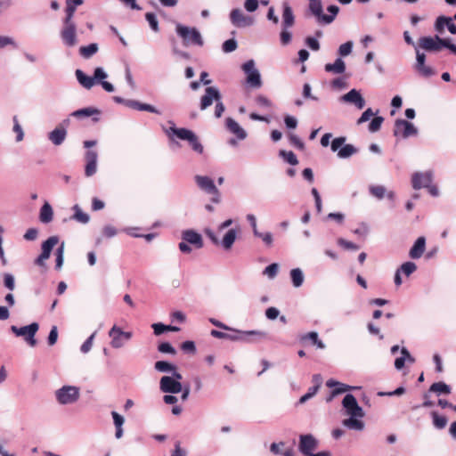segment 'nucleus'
Returning <instances> with one entry per match:
<instances>
[{
  "label": "nucleus",
  "mask_w": 456,
  "mask_h": 456,
  "mask_svg": "<svg viewBox=\"0 0 456 456\" xmlns=\"http://www.w3.org/2000/svg\"><path fill=\"white\" fill-rule=\"evenodd\" d=\"M334 385L339 386V387H338L337 389L334 390V392H333L334 394H341V393L348 391L349 388H350L348 386L341 384L339 382H335L333 380H328L327 381V386L328 387H331Z\"/></svg>",
  "instance_id": "54"
},
{
  "label": "nucleus",
  "mask_w": 456,
  "mask_h": 456,
  "mask_svg": "<svg viewBox=\"0 0 456 456\" xmlns=\"http://www.w3.org/2000/svg\"><path fill=\"white\" fill-rule=\"evenodd\" d=\"M61 37L67 46L72 47L77 45V27L73 20L63 19V27L61 30Z\"/></svg>",
  "instance_id": "5"
},
{
  "label": "nucleus",
  "mask_w": 456,
  "mask_h": 456,
  "mask_svg": "<svg viewBox=\"0 0 456 456\" xmlns=\"http://www.w3.org/2000/svg\"><path fill=\"white\" fill-rule=\"evenodd\" d=\"M352 47H353V43L348 41L345 44H342L340 46H339V49H338V53L341 55V56H346L348 54L351 53L352 52Z\"/></svg>",
  "instance_id": "60"
},
{
  "label": "nucleus",
  "mask_w": 456,
  "mask_h": 456,
  "mask_svg": "<svg viewBox=\"0 0 456 456\" xmlns=\"http://www.w3.org/2000/svg\"><path fill=\"white\" fill-rule=\"evenodd\" d=\"M230 19L232 23L236 27H247L253 23V20L246 16L240 9H233L231 12Z\"/></svg>",
  "instance_id": "18"
},
{
  "label": "nucleus",
  "mask_w": 456,
  "mask_h": 456,
  "mask_svg": "<svg viewBox=\"0 0 456 456\" xmlns=\"http://www.w3.org/2000/svg\"><path fill=\"white\" fill-rule=\"evenodd\" d=\"M13 131L17 134L16 141L20 142L23 139L24 134L20 125L19 124L17 116H14L13 118Z\"/></svg>",
  "instance_id": "52"
},
{
  "label": "nucleus",
  "mask_w": 456,
  "mask_h": 456,
  "mask_svg": "<svg viewBox=\"0 0 456 456\" xmlns=\"http://www.w3.org/2000/svg\"><path fill=\"white\" fill-rule=\"evenodd\" d=\"M343 424L352 429L361 430L363 428L362 421L356 419V417H350L344 419Z\"/></svg>",
  "instance_id": "39"
},
{
  "label": "nucleus",
  "mask_w": 456,
  "mask_h": 456,
  "mask_svg": "<svg viewBox=\"0 0 456 456\" xmlns=\"http://www.w3.org/2000/svg\"><path fill=\"white\" fill-rule=\"evenodd\" d=\"M76 77L78 82L86 89H90L94 85V77L86 76L82 70H76Z\"/></svg>",
  "instance_id": "32"
},
{
  "label": "nucleus",
  "mask_w": 456,
  "mask_h": 456,
  "mask_svg": "<svg viewBox=\"0 0 456 456\" xmlns=\"http://www.w3.org/2000/svg\"><path fill=\"white\" fill-rule=\"evenodd\" d=\"M154 368L160 372L173 371L176 370V367L172 363L166 361H158L155 362Z\"/></svg>",
  "instance_id": "41"
},
{
  "label": "nucleus",
  "mask_w": 456,
  "mask_h": 456,
  "mask_svg": "<svg viewBox=\"0 0 456 456\" xmlns=\"http://www.w3.org/2000/svg\"><path fill=\"white\" fill-rule=\"evenodd\" d=\"M417 269V265L413 262H405L403 263L401 267L398 269V271L403 273H404L406 276L411 275Z\"/></svg>",
  "instance_id": "44"
},
{
  "label": "nucleus",
  "mask_w": 456,
  "mask_h": 456,
  "mask_svg": "<svg viewBox=\"0 0 456 456\" xmlns=\"http://www.w3.org/2000/svg\"><path fill=\"white\" fill-rule=\"evenodd\" d=\"M159 387L163 393L177 394L183 390L181 382L169 376H163L160 379Z\"/></svg>",
  "instance_id": "14"
},
{
  "label": "nucleus",
  "mask_w": 456,
  "mask_h": 456,
  "mask_svg": "<svg viewBox=\"0 0 456 456\" xmlns=\"http://www.w3.org/2000/svg\"><path fill=\"white\" fill-rule=\"evenodd\" d=\"M429 391L436 394L449 395L451 393V387L444 382L440 381L432 384Z\"/></svg>",
  "instance_id": "37"
},
{
  "label": "nucleus",
  "mask_w": 456,
  "mask_h": 456,
  "mask_svg": "<svg viewBox=\"0 0 456 456\" xmlns=\"http://www.w3.org/2000/svg\"><path fill=\"white\" fill-rule=\"evenodd\" d=\"M181 349L188 354H194L196 353V346L193 341H185L182 343Z\"/></svg>",
  "instance_id": "56"
},
{
  "label": "nucleus",
  "mask_w": 456,
  "mask_h": 456,
  "mask_svg": "<svg viewBox=\"0 0 456 456\" xmlns=\"http://www.w3.org/2000/svg\"><path fill=\"white\" fill-rule=\"evenodd\" d=\"M133 105L138 110H145V111L159 114V111L154 106H152L151 104L134 102Z\"/></svg>",
  "instance_id": "47"
},
{
  "label": "nucleus",
  "mask_w": 456,
  "mask_h": 456,
  "mask_svg": "<svg viewBox=\"0 0 456 456\" xmlns=\"http://www.w3.org/2000/svg\"><path fill=\"white\" fill-rule=\"evenodd\" d=\"M98 154L95 151L89 150L85 154L86 167L85 175L89 177L94 175L97 170Z\"/></svg>",
  "instance_id": "16"
},
{
  "label": "nucleus",
  "mask_w": 456,
  "mask_h": 456,
  "mask_svg": "<svg viewBox=\"0 0 456 456\" xmlns=\"http://www.w3.org/2000/svg\"><path fill=\"white\" fill-rule=\"evenodd\" d=\"M426 247V239L425 237L421 236L417 239L414 245L411 247L409 252V256L412 259H418L419 258L424 251Z\"/></svg>",
  "instance_id": "24"
},
{
  "label": "nucleus",
  "mask_w": 456,
  "mask_h": 456,
  "mask_svg": "<svg viewBox=\"0 0 456 456\" xmlns=\"http://www.w3.org/2000/svg\"><path fill=\"white\" fill-rule=\"evenodd\" d=\"M158 350L164 354H175L176 353L175 349L172 346V345L167 342H163L159 344L158 346Z\"/></svg>",
  "instance_id": "57"
},
{
  "label": "nucleus",
  "mask_w": 456,
  "mask_h": 456,
  "mask_svg": "<svg viewBox=\"0 0 456 456\" xmlns=\"http://www.w3.org/2000/svg\"><path fill=\"white\" fill-rule=\"evenodd\" d=\"M4 286L9 289L10 290H13L14 289V287H15V284H14V278L12 274L10 273H5L4 275Z\"/></svg>",
  "instance_id": "63"
},
{
  "label": "nucleus",
  "mask_w": 456,
  "mask_h": 456,
  "mask_svg": "<svg viewBox=\"0 0 456 456\" xmlns=\"http://www.w3.org/2000/svg\"><path fill=\"white\" fill-rule=\"evenodd\" d=\"M345 137H337L331 142V150L332 151H337L339 148L341 149L342 145L345 143Z\"/></svg>",
  "instance_id": "64"
},
{
  "label": "nucleus",
  "mask_w": 456,
  "mask_h": 456,
  "mask_svg": "<svg viewBox=\"0 0 456 456\" xmlns=\"http://www.w3.org/2000/svg\"><path fill=\"white\" fill-rule=\"evenodd\" d=\"M226 127L227 129L234 134L239 139L243 140L246 138L247 134L243 128L232 118H226Z\"/></svg>",
  "instance_id": "25"
},
{
  "label": "nucleus",
  "mask_w": 456,
  "mask_h": 456,
  "mask_svg": "<svg viewBox=\"0 0 456 456\" xmlns=\"http://www.w3.org/2000/svg\"><path fill=\"white\" fill-rule=\"evenodd\" d=\"M111 415L113 418L114 425L116 427L115 436L117 438H120L123 435L122 425L124 424V421H125L124 418L116 411H112Z\"/></svg>",
  "instance_id": "34"
},
{
  "label": "nucleus",
  "mask_w": 456,
  "mask_h": 456,
  "mask_svg": "<svg viewBox=\"0 0 456 456\" xmlns=\"http://www.w3.org/2000/svg\"><path fill=\"white\" fill-rule=\"evenodd\" d=\"M95 336V332H94L81 346V352L84 354L88 353L92 346H93V341Z\"/></svg>",
  "instance_id": "61"
},
{
  "label": "nucleus",
  "mask_w": 456,
  "mask_h": 456,
  "mask_svg": "<svg viewBox=\"0 0 456 456\" xmlns=\"http://www.w3.org/2000/svg\"><path fill=\"white\" fill-rule=\"evenodd\" d=\"M59 242V239L56 236H52L48 238L42 244V254L43 256H47L50 257L51 252L54 246H56Z\"/></svg>",
  "instance_id": "30"
},
{
  "label": "nucleus",
  "mask_w": 456,
  "mask_h": 456,
  "mask_svg": "<svg viewBox=\"0 0 456 456\" xmlns=\"http://www.w3.org/2000/svg\"><path fill=\"white\" fill-rule=\"evenodd\" d=\"M56 397L61 404L75 403L79 397V389L72 386H64L56 392Z\"/></svg>",
  "instance_id": "7"
},
{
  "label": "nucleus",
  "mask_w": 456,
  "mask_h": 456,
  "mask_svg": "<svg viewBox=\"0 0 456 456\" xmlns=\"http://www.w3.org/2000/svg\"><path fill=\"white\" fill-rule=\"evenodd\" d=\"M98 51V45L97 44H90L86 46H81L80 49H79V53L80 54L84 57V58H90L91 56H93L94 53H96Z\"/></svg>",
  "instance_id": "38"
},
{
  "label": "nucleus",
  "mask_w": 456,
  "mask_h": 456,
  "mask_svg": "<svg viewBox=\"0 0 456 456\" xmlns=\"http://www.w3.org/2000/svg\"><path fill=\"white\" fill-rule=\"evenodd\" d=\"M416 69L421 76L425 77H429L435 74L433 69L429 66H427L425 63H423L421 66H416Z\"/></svg>",
  "instance_id": "49"
},
{
  "label": "nucleus",
  "mask_w": 456,
  "mask_h": 456,
  "mask_svg": "<svg viewBox=\"0 0 456 456\" xmlns=\"http://www.w3.org/2000/svg\"><path fill=\"white\" fill-rule=\"evenodd\" d=\"M38 324L37 322H33L29 325L23 326L18 328L16 326H12V331L18 337H23L25 341L30 346H35L37 345V340L35 339V335L38 330Z\"/></svg>",
  "instance_id": "6"
},
{
  "label": "nucleus",
  "mask_w": 456,
  "mask_h": 456,
  "mask_svg": "<svg viewBox=\"0 0 456 456\" xmlns=\"http://www.w3.org/2000/svg\"><path fill=\"white\" fill-rule=\"evenodd\" d=\"M451 18L440 16L436 19L435 28L438 32H443L444 30V28L447 26L448 23H450Z\"/></svg>",
  "instance_id": "45"
},
{
  "label": "nucleus",
  "mask_w": 456,
  "mask_h": 456,
  "mask_svg": "<svg viewBox=\"0 0 456 456\" xmlns=\"http://www.w3.org/2000/svg\"><path fill=\"white\" fill-rule=\"evenodd\" d=\"M450 40L441 38L438 36L435 37H423L419 40V45L422 49L429 52H438L442 49V47H446L450 45Z\"/></svg>",
  "instance_id": "4"
},
{
  "label": "nucleus",
  "mask_w": 456,
  "mask_h": 456,
  "mask_svg": "<svg viewBox=\"0 0 456 456\" xmlns=\"http://www.w3.org/2000/svg\"><path fill=\"white\" fill-rule=\"evenodd\" d=\"M83 0H66L64 19L73 20L77 7L83 4Z\"/></svg>",
  "instance_id": "27"
},
{
  "label": "nucleus",
  "mask_w": 456,
  "mask_h": 456,
  "mask_svg": "<svg viewBox=\"0 0 456 456\" xmlns=\"http://www.w3.org/2000/svg\"><path fill=\"white\" fill-rule=\"evenodd\" d=\"M67 136V130L62 125L56 126L49 133L48 138L54 145H61Z\"/></svg>",
  "instance_id": "22"
},
{
  "label": "nucleus",
  "mask_w": 456,
  "mask_h": 456,
  "mask_svg": "<svg viewBox=\"0 0 456 456\" xmlns=\"http://www.w3.org/2000/svg\"><path fill=\"white\" fill-rule=\"evenodd\" d=\"M417 134L416 127L409 121L397 119L395 123L394 135L407 138Z\"/></svg>",
  "instance_id": "12"
},
{
  "label": "nucleus",
  "mask_w": 456,
  "mask_h": 456,
  "mask_svg": "<svg viewBox=\"0 0 456 456\" xmlns=\"http://www.w3.org/2000/svg\"><path fill=\"white\" fill-rule=\"evenodd\" d=\"M342 404H343L344 408L346 410V412L348 415H350L352 417H362L363 416V411L358 405L357 401L353 395L347 394L344 397Z\"/></svg>",
  "instance_id": "13"
},
{
  "label": "nucleus",
  "mask_w": 456,
  "mask_h": 456,
  "mask_svg": "<svg viewBox=\"0 0 456 456\" xmlns=\"http://www.w3.org/2000/svg\"><path fill=\"white\" fill-rule=\"evenodd\" d=\"M278 270V265L273 263L265 267L264 273L266 274L269 278H274L277 275Z\"/></svg>",
  "instance_id": "58"
},
{
  "label": "nucleus",
  "mask_w": 456,
  "mask_h": 456,
  "mask_svg": "<svg viewBox=\"0 0 456 456\" xmlns=\"http://www.w3.org/2000/svg\"><path fill=\"white\" fill-rule=\"evenodd\" d=\"M318 445V441L311 435H301L299 436L298 449L305 456H310L315 451Z\"/></svg>",
  "instance_id": "10"
},
{
  "label": "nucleus",
  "mask_w": 456,
  "mask_h": 456,
  "mask_svg": "<svg viewBox=\"0 0 456 456\" xmlns=\"http://www.w3.org/2000/svg\"><path fill=\"white\" fill-rule=\"evenodd\" d=\"M243 71L247 74V83L254 88H259L262 86L260 73L255 69V62L253 60L246 61L242 65Z\"/></svg>",
  "instance_id": "8"
},
{
  "label": "nucleus",
  "mask_w": 456,
  "mask_h": 456,
  "mask_svg": "<svg viewBox=\"0 0 456 456\" xmlns=\"http://www.w3.org/2000/svg\"><path fill=\"white\" fill-rule=\"evenodd\" d=\"M322 381L321 375L314 374L312 379L314 386L309 387L307 393L300 397L299 403H305L307 400L315 395L322 385Z\"/></svg>",
  "instance_id": "23"
},
{
  "label": "nucleus",
  "mask_w": 456,
  "mask_h": 456,
  "mask_svg": "<svg viewBox=\"0 0 456 456\" xmlns=\"http://www.w3.org/2000/svg\"><path fill=\"white\" fill-rule=\"evenodd\" d=\"M229 330L232 331V333L212 330L211 336L222 339L244 342H256L266 338V333L260 330L240 331L232 328Z\"/></svg>",
  "instance_id": "1"
},
{
  "label": "nucleus",
  "mask_w": 456,
  "mask_h": 456,
  "mask_svg": "<svg viewBox=\"0 0 456 456\" xmlns=\"http://www.w3.org/2000/svg\"><path fill=\"white\" fill-rule=\"evenodd\" d=\"M401 353L403 356L396 358L395 361V367L397 370H401L403 368L406 359H408L411 362H414V358L411 357V355L410 354L409 351L406 348L403 347Z\"/></svg>",
  "instance_id": "36"
},
{
  "label": "nucleus",
  "mask_w": 456,
  "mask_h": 456,
  "mask_svg": "<svg viewBox=\"0 0 456 456\" xmlns=\"http://www.w3.org/2000/svg\"><path fill=\"white\" fill-rule=\"evenodd\" d=\"M309 8L312 13L317 17L319 21H323L325 23H330L333 21L334 16H329L322 13V5L321 1L310 3Z\"/></svg>",
  "instance_id": "19"
},
{
  "label": "nucleus",
  "mask_w": 456,
  "mask_h": 456,
  "mask_svg": "<svg viewBox=\"0 0 456 456\" xmlns=\"http://www.w3.org/2000/svg\"><path fill=\"white\" fill-rule=\"evenodd\" d=\"M237 232L234 229L229 230L223 238L222 245L225 249H230L236 240Z\"/></svg>",
  "instance_id": "35"
},
{
  "label": "nucleus",
  "mask_w": 456,
  "mask_h": 456,
  "mask_svg": "<svg viewBox=\"0 0 456 456\" xmlns=\"http://www.w3.org/2000/svg\"><path fill=\"white\" fill-rule=\"evenodd\" d=\"M433 423L434 425L439 428H444L447 424V419L444 416H440L436 412L432 413Z\"/></svg>",
  "instance_id": "46"
},
{
  "label": "nucleus",
  "mask_w": 456,
  "mask_h": 456,
  "mask_svg": "<svg viewBox=\"0 0 456 456\" xmlns=\"http://www.w3.org/2000/svg\"><path fill=\"white\" fill-rule=\"evenodd\" d=\"M338 243L339 246L343 247L346 249L357 250L359 248L358 245L354 244V242L348 241L345 239H342V238L338 240Z\"/></svg>",
  "instance_id": "59"
},
{
  "label": "nucleus",
  "mask_w": 456,
  "mask_h": 456,
  "mask_svg": "<svg viewBox=\"0 0 456 456\" xmlns=\"http://www.w3.org/2000/svg\"><path fill=\"white\" fill-rule=\"evenodd\" d=\"M346 69L345 62L340 59H337L334 63H327L325 65V70L327 72H332L335 74H341Z\"/></svg>",
  "instance_id": "29"
},
{
  "label": "nucleus",
  "mask_w": 456,
  "mask_h": 456,
  "mask_svg": "<svg viewBox=\"0 0 456 456\" xmlns=\"http://www.w3.org/2000/svg\"><path fill=\"white\" fill-rule=\"evenodd\" d=\"M342 99L346 102L354 104L359 110H362L365 105L364 99L362 97L361 94L355 89H352L347 94L343 95Z\"/></svg>",
  "instance_id": "21"
},
{
  "label": "nucleus",
  "mask_w": 456,
  "mask_h": 456,
  "mask_svg": "<svg viewBox=\"0 0 456 456\" xmlns=\"http://www.w3.org/2000/svg\"><path fill=\"white\" fill-rule=\"evenodd\" d=\"M309 340L311 343L317 346V348L323 349L325 348L324 343L319 339L318 333L315 331L308 332L301 337V341Z\"/></svg>",
  "instance_id": "31"
},
{
  "label": "nucleus",
  "mask_w": 456,
  "mask_h": 456,
  "mask_svg": "<svg viewBox=\"0 0 456 456\" xmlns=\"http://www.w3.org/2000/svg\"><path fill=\"white\" fill-rule=\"evenodd\" d=\"M237 48V42L234 39H228L223 44V50L225 53H231Z\"/></svg>",
  "instance_id": "62"
},
{
  "label": "nucleus",
  "mask_w": 456,
  "mask_h": 456,
  "mask_svg": "<svg viewBox=\"0 0 456 456\" xmlns=\"http://www.w3.org/2000/svg\"><path fill=\"white\" fill-rule=\"evenodd\" d=\"M182 239L183 240H185L186 242L194 246L195 248H201L203 247L201 235L194 231L187 230L183 232Z\"/></svg>",
  "instance_id": "20"
},
{
  "label": "nucleus",
  "mask_w": 456,
  "mask_h": 456,
  "mask_svg": "<svg viewBox=\"0 0 456 456\" xmlns=\"http://www.w3.org/2000/svg\"><path fill=\"white\" fill-rule=\"evenodd\" d=\"M411 183L415 190L429 187L432 183V174L430 172L415 173L411 177Z\"/></svg>",
  "instance_id": "17"
},
{
  "label": "nucleus",
  "mask_w": 456,
  "mask_h": 456,
  "mask_svg": "<svg viewBox=\"0 0 456 456\" xmlns=\"http://www.w3.org/2000/svg\"><path fill=\"white\" fill-rule=\"evenodd\" d=\"M145 18H146L147 21L149 22L151 28L154 31H158L159 30V23H158L155 14L152 12H147L145 14Z\"/></svg>",
  "instance_id": "55"
},
{
  "label": "nucleus",
  "mask_w": 456,
  "mask_h": 456,
  "mask_svg": "<svg viewBox=\"0 0 456 456\" xmlns=\"http://www.w3.org/2000/svg\"><path fill=\"white\" fill-rule=\"evenodd\" d=\"M172 132L176 137L181 140L188 141L193 151L202 153L203 146L199 142L197 135L191 130L186 128L170 127Z\"/></svg>",
  "instance_id": "3"
},
{
  "label": "nucleus",
  "mask_w": 456,
  "mask_h": 456,
  "mask_svg": "<svg viewBox=\"0 0 456 456\" xmlns=\"http://www.w3.org/2000/svg\"><path fill=\"white\" fill-rule=\"evenodd\" d=\"M220 101L221 94L217 88L209 86L205 90V94L201 97L200 100V110H204L210 105H212L213 101Z\"/></svg>",
  "instance_id": "15"
},
{
  "label": "nucleus",
  "mask_w": 456,
  "mask_h": 456,
  "mask_svg": "<svg viewBox=\"0 0 456 456\" xmlns=\"http://www.w3.org/2000/svg\"><path fill=\"white\" fill-rule=\"evenodd\" d=\"M293 285L295 287H300L304 281L303 273L299 268L292 269L290 272Z\"/></svg>",
  "instance_id": "40"
},
{
  "label": "nucleus",
  "mask_w": 456,
  "mask_h": 456,
  "mask_svg": "<svg viewBox=\"0 0 456 456\" xmlns=\"http://www.w3.org/2000/svg\"><path fill=\"white\" fill-rule=\"evenodd\" d=\"M196 183L198 186L205 191L206 192L212 194V201L215 203L219 202V191L215 185L213 180L208 176L196 175L195 176Z\"/></svg>",
  "instance_id": "9"
},
{
  "label": "nucleus",
  "mask_w": 456,
  "mask_h": 456,
  "mask_svg": "<svg viewBox=\"0 0 456 456\" xmlns=\"http://www.w3.org/2000/svg\"><path fill=\"white\" fill-rule=\"evenodd\" d=\"M282 24L284 28H289L294 25L295 17L292 12L291 7L288 3L283 4V13H282Z\"/></svg>",
  "instance_id": "26"
},
{
  "label": "nucleus",
  "mask_w": 456,
  "mask_h": 456,
  "mask_svg": "<svg viewBox=\"0 0 456 456\" xmlns=\"http://www.w3.org/2000/svg\"><path fill=\"white\" fill-rule=\"evenodd\" d=\"M64 244L62 243L56 250V265L55 268L60 270L63 264Z\"/></svg>",
  "instance_id": "50"
},
{
  "label": "nucleus",
  "mask_w": 456,
  "mask_h": 456,
  "mask_svg": "<svg viewBox=\"0 0 456 456\" xmlns=\"http://www.w3.org/2000/svg\"><path fill=\"white\" fill-rule=\"evenodd\" d=\"M357 150L352 144L344 145L338 152V156L346 159L354 154Z\"/></svg>",
  "instance_id": "42"
},
{
  "label": "nucleus",
  "mask_w": 456,
  "mask_h": 456,
  "mask_svg": "<svg viewBox=\"0 0 456 456\" xmlns=\"http://www.w3.org/2000/svg\"><path fill=\"white\" fill-rule=\"evenodd\" d=\"M370 191L376 198L382 199L385 196L386 188L382 185L371 186Z\"/></svg>",
  "instance_id": "53"
},
{
  "label": "nucleus",
  "mask_w": 456,
  "mask_h": 456,
  "mask_svg": "<svg viewBox=\"0 0 456 456\" xmlns=\"http://www.w3.org/2000/svg\"><path fill=\"white\" fill-rule=\"evenodd\" d=\"M383 121L384 118L382 117H375L369 125V130L372 133L379 131Z\"/></svg>",
  "instance_id": "51"
},
{
  "label": "nucleus",
  "mask_w": 456,
  "mask_h": 456,
  "mask_svg": "<svg viewBox=\"0 0 456 456\" xmlns=\"http://www.w3.org/2000/svg\"><path fill=\"white\" fill-rule=\"evenodd\" d=\"M280 156H281L286 162L292 166H296L298 163L297 158L293 151L281 150L280 151Z\"/></svg>",
  "instance_id": "43"
},
{
  "label": "nucleus",
  "mask_w": 456,
  "mask_h": 456,
  "mask_svg": "<svg viewBox=\"0 0 456 456\" xmlns=\"http://www.w3.org/2000/svg\"><path fill=\"white\" fill-rule=\"evenodd\" d=\"M100 113H101V111L98 109L94 108V107H87V108L75 110L74 112H72L71 115L75 118H85V117H91L94 115H99Z\"/></svg>",
  "instance_id": "33"
},
{
  "label": "nucleus",
  "mask_w": 456,
  "mask_h": 456,
  "mask_svg": "<svg viewBox=\"0 0 456 456\" xmlns=\"http://www.w3.org/2000/svg\"><path fill=\"white\" fill-rule=\"evenodd\" d=\"M74 209H75L74 218L77 221H78L82 224L88 223L89 216L87 214L82 212L81 209L77 206H75Z\"/></svg>",
  "instance_id": "48"
},
{
  "label": "nucleus",
  "mask_w": 456,
  "mask_h": 456,
  "mask_svg": "<svg viewBox=\"0 0 456 456\" xmlns=\"http://www.w3.org/2000/svg\"><path fill=\"white\" fill-rule=\"evenodd\" d=\"M175 30L178 36L182 37L184 45L192 44L201 46L203 45L201 35L197 28L177 24Z\"/></svg>",
  "instance_id": "2"
},
{
  "label": "nucleus",
  "mask_w": 456,
  "mask_h": 456,
  "mask_svg": "<svg viewBox=\"0 0 456 456\" xmlns=\"http://www.w3.org/2000/svg\"><path fill=\"white\" fill-rule=\"evenodd\" d=\"M109 336L111 338V346L114 348H119L123 346L126 341L131 338L132 333L125 332L120 328L114 325L109 331Z\"/></svg>",
  "instance_id": "11"
},
{
  "label": "nucleus",
  "mask_w": 456,
  "mask_h": 456,
  "mask_svg": "<svg viewBox=\"0 0 456 456\" xmlns=\"http://www.w3.org/2000/svg\"><path fill=\"white\" fill-rule=\"evenodd\" d=\"M53 208L51 205L45 202L40 209L39 219L44 224H48L53 220Z\"/></svg>",
  "instance_id": "28"
}]
</instances>
